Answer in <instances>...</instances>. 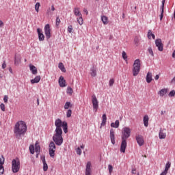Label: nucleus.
I'll list each match as a JSON object with an SVG mask.
<instances>
[{"label": "nucleus", "mask_w": 175, "mask_h": 175, "mask_svg": "<svg viewBox=\"0 0 175 175\" xmlns=\"http://www.w3.org/2000/svg\"><path fill=\"white\" fill-rule=\"evenodd\" d=\"M14 133L16 139L24 136L27 133V123L23 120L18 121L14 127Z\"/></svg>", "instance_id": "1"}, {"label": "nucleus", "mask_w": 175, "mask_h": 175, "mask_svg": "<svg viewBox=\"0 0 175 175\" xmlns=\"http://www.w3.org/2000/svg\"><path fill=\"white\" fill-rule=\"evenodd\" d=\"M131 137V129L129 127H124L122 131V142L120 145V152L125 154V150H126V146L128 143L126 139Z\"/></svg>", "instance_id": "2"}, {"label": "nucleus", "mask_w": 175, "mask_h": 175, "mask_svg": "<svg viewBox=\"0 0 175 175\" xmlns=\"http://www.w3.org/2000/svg\"><path fill=\"white\" fill-rule=\"evenodd\" d=\"M53 141L56 146H62V143H64L62 131H55V134L53 136Z\"/></svg>", "instance_id": "3"}, {"label": "nucleus", "mask_w": 175, "mask_h": 175, "mask_svg": "<svg viewBox=\"0 0 175 175\" xmlns=\"http://www.w3.org/2000/svg\"><path fill=\"white\" fill-rule=\"evenodd\" d=\"M140 59H137L135 60L133 66V75L137 76L140 72Z\"/></svg>", "instance_id": "4"}, {"label": "nucleus", "mask_w": 175, "mask_h": 175, "mask_svg": "<svg viewBox=\"0 0 175 175\" xmlns=\"http://www.w3.org/2000/svg\"><path fill=\"white\" fill-rule=\"evenodd\" d=\"M12 170L13 173H18L20 171V159L18 158L12 160Z\"/></svg>", "instance_id": "5"}, {"label": "nucleus", "mask_w": 175, "mask_h": 175, "mask_svg": "<svg viewBox=\"0 0 175 175\" xmlns=\"http://www.w3.org/2000/svg\"><path fill=\"white\" fill-rule=\"evenodd\" d=\"M57 147L55 146V144L54 142H51L49 146V155L51 158H54L55 157V150Z\"/></svg>", "instance_id": "6"}, {"label": "nucleus", "mask_w": 175, "mask_h": 175, "mask_svg": "<svg viewBox=\"0 0 175 175\" xmlns=\"http://www.w3.org/2000/svg\"><path fill=\"white\" fill-rule=\"evenodd\" d=\"M55 126H56L55 132H62V126H64V122L61 119H57L55 121Z\"/></svg>", "instance_id": "7"}, {"label": "nucleus", "mask_w": 175, "mask_h": 175, "mask_svg": "<svg viewBox=\"0 0 175 175\" xmlns=\"http://www.w3.org/2000/svg\"><path fill=\"white\" fill-rule=\"evenodd\" d=\"M92 103L93 105V109L95 110V113L98 111V109H99V103L98 102V98H96V96H92Z\"/></svg>", "instance_id": "8"}, {"label": "nucleus", "mask_w": 175, "mask_h": 175, "mask_svg": "<svg viewBox=\"0 0 175 175\" xmlns=\"http://www.w3.org/2000/svg\"><path fill=\"white\" fill-rule=\"evenodd\" d=\"M45 36L46 39H50L51 38V29H50V25L46 24L44 29Z\"/></svg>", "instance_id": "9"}, {"label": "nucleus", "mask_w": 175, "mask_h": 175, "mask_svg": "<svg viewBox=\"0 0 175 175\" xmlns=\"http://www.w3.org/2000/svg\"><path fill=\"white\" fill-rule=\"evenodd\" d=\"M135 139L138 146H139V147H142V146L144 145V137H143V135H137L135 136Z\"/></svg>", "instance_id": "10"}, {"label": "nucleus", "mask_w": 175, "mask_h": 175, "mask_svg": "<svg viewBox=\"0 0 175 175\" xmlns=\"http://www.w3.org/2000/svg\"><path fill=\"white\" fill-rule=\"evenodd\" d=\"M155 44L159 51H163V44L162 43V40L161 38L157 39L155 40Z\"/></svg>", "instance_id": "11"}, {"label": "nucleus", "mask_w": 175, "mask_h": 175, "mask_svg": "<svg viewBox=\"0 0 175 175\" xmlns=\"http://www.w3.org/2000/svg\"><path fill=\"white\" fill-rule=\"evenodd\" d=\"M110 139L111 143L114 146L116 144V135L113 129H110Z\"/></svg>", "instance_id": "12"}, {"label": "nucleus", "mask_w": 175, "mask_h": 175, "mask_svg": "<svg viewBox=\"0 0 175 175\" xmlns=\"http://www.w3.org/2000/svg\"><path fill=\"white\" fill-rule=\"evenodd\" d=\"M37 33L38 35L40 42H43V40H44V34H43V31L40 28L37 29Z\"/></svg>", "instance_id": "13"}, {"label": "nucleus", "mask_w": 175, "mask_h": 175, "mask_svg": "<svg viewBox=\"0 0 175 175\" xmlns=\"http://www.w3.org/2000/svg\"><path fill=\"white\" fill-rule=\"evenodd\" d=\"M59 85L62 88H64L66 85V81L62 76H60L59 78Z\"/></svg>", "instance_id": "14"}, {"label": "nucleus", "mask_w": 175, "mask_h": 175, "mask_svg": "<svg viewBox=\"0 0 175 175\" xmlns=\"http://www.w3.org/2000/svg\"><path fill=\"white\" fill-rule=\"evenodd\" d=\"M91 161H88L86 165L85 175H91Z\"/></svg>", "instance_id": "15"}, {"label": "nucleus", "mask_w": 175, "mask_h": 175, "mask_svg": "<svg viewBox=\"0 0 175 175\" xmlns=\"http://www.w3.org/2000/svg\"><path fill=\"white\" fill-rule=\"evenodd\" d=\"M165 2H166V0H162V2H161L162 4L160 8L161 10V15H160L161 21H162V19L163 18V10L165 8Z\"/></svg>", "instance_id": "16"}, {"label": "nucleus", "mask_w": 175, "mask_h": 175, "mask_svg": "<svg viewBox=\"0 0 175 175\" xmlns=\"http://www.w3.org/2000/svg\"><path fill=\"white\" fill-rule=\"evenodd\" d=\"M75 16L77 17H81L83 14H81V12H80V8H75L73 10Z\"/></svg>", "instance_id": "17"}, {"label": "nucleus", "mask_w": 175, "mask_h": 175, "mask_svg": "<svg viewBox=\"0 0 175 175\" xmlns=\"http://www.w3.org/2000/svg\"><path fill=\"white\" fill-rule=\"evenodd\" d=\"M21 62V58L20 57V56L15 55L14 65H16V66H18V65H20Z\"/></svg>", "instance_id": "18"}, {"label": "nucleus", "mask_w": 175, "mask_h": 175, "mask_svg": "<svg viewBox=\"0 0 175 175\" xmlns=\"http://www.w3.org/2000/svg\"><path fill=\"white\" fill-rule=\"evenodd\" d=\"M34 152H36V154H40V145L38 142L35 144Z\"/></svg>", "instance_id": "19"}, {"label": "nucleus", "mask_w": 175, "mask_h": 175, "mask_svg": "<svg viewBox=\"0 0 175 175\" xmlns=\"http://www.w3.org/2000/svg\"><path fill=\"white\" fill-rule=\"evenodd\" d=\"M29 68L32 75H38V68L35 66L30 65Z\"/></svg>", "instance_id": "20"}, {"label": "nucleus", "mask_w": 175, "mask_h": 175, "mask_svg": "<svg viewBox=\"0 0 175 175\" xmlns=\"http://www.w3.org/2000/svg\"><path fill=\"white\" fill-rule=\"evenodd\" d=\"M152 81V73L148 72L146 75V82L150 83Z\"/></svg>", "instance_id": "21"}, {"label": "nucleus", "mask_w": 175, "mask_h": 175, "mask_svg": "<svg viewBox=\"0 0 175 175\" xmlns=\"http://www.w3.org/2000/svg\"><path fill=\"white\" fill-rule=\"evenodd\" d=\"M159 139H166V133H163V130L162 129L159 131Z\"/></svg>", "instance_id": "22"}, {"label": "nucleus", "mask_w": 175, "mask_h": 175, "mask_svg": "<svg viewBox=\"0 0 175 175\" xmlns=\"http://www.w3.org/2000/svg\"><path fill=\"white\" fill-rule=\"evenodd\" d=\"M107 121V117L106 116V113H104L103 115V120L100 124V128H102V126H105V125H106V122Z\"/></svg>", "instance_id": "23"}, {"label": "nucleus", "mask_w": 175, "mask_h": 175, "mask_svg": "<svg viewBox=\"0 0 175 175\" xmlns=\"http://www.w3.org/2000/svg\"><path fill=\"white\" fill-rule=\"evenodd\" d=\"M40 75L36 76L33 79L31 80V84H35L36 83H39L40 81Z\"/></svg>", "instance_id": "24"}, {"label": "nucleus", "mask_w": 175, "mask_h": 175, "mask_svg": "<svg viewBox=\"0 0 175 175\" xmlns=\"http://www.w3.org/2000/svg\"><path fill=\"white\" fill-rule=\"evenodd\" d=\"M90 75L92 77H96V68H95V67L90 68Z\"/></svg>", "instance_id": "25"}, {"label": "nucleus", "mask_w": 175, "mask_h": 175, "mask_svg": "<svg viewBox=\"0 0 175 175\" xmlns=\"http://www.w3.org/2000/svg\"><path fill=\"white\" fill-rule=\"evenodd\" d=\"M150 120V118H148V115H146L144 116V126H146L147 128V126H148V120Z\"/></svg>", "instance_id": "26"}, {"label": "nucleus", "mask_w": 175, "mask_h": 175, "mask_svg": "<svg viewBox=\"0 0 175 175\" xmlns=\"http://www.w3.org/2000/svg\"><path fill=\"white\" fill-rule=\"evenodd\" d=\"M58 68L59 69H60V70H62V72H63L64 73L66 72V68H65V66H64V64L60 62L59 63L58 65Z\"/></svg>", "instance_id": "27"}, {"label": "nucleus", "mask_w": 175, "mask_h": 175, "mask_svg": "<svg viewBox=\"0 0 175 175\" xmlns=\"http://www.w3.org/2000/svg\"><path fill=\"white\" fill-rule=\"evenodd\" d=\"M142 40V38L140 36H135L134 38V42L136 46H139L140 41Z\"/></svg>", "instance_id": "28"}, {"label": "nucleus", "mask_w": 175, "mask_h": 175, "mask_svg": "<svg viewBox=\"0 0 175 175\" xmlns=\"http://www.w3.org/2000/svg\"><path fill=\"white\" fill-rule=\"evenodd\" d=\"M101 20L105 25H106L109 23V18L106 16H101Z\"/></svg>", "instance_id": "29"}, {"label": "nucleus", "mask_w": 175, "mask_h": 175, "mask_svg": "<svg viewBox=\"0 0 175 175\" xmlns=\"http://www.w3.org/2000/svg\"><path fill=\"white\" fill-rule=\"evenodd\" d=\"M111 128H118L120 126V121L119 120H116L115 123L112 122L111 124Z\"/></svg>", "instance_id": "30"}, {"label": "nucleus", "mask_w": 175, "mask_h": 175, "mask_svg": "<svg viewBox=\"0 0 175 175\" xmlns=\"http://www.w3.org/2000/svg\"><path fill=\"white\" fill-rule=\"evenodd\" d=\"M63 131L64 132V133H68V122H64L63 123Z\"/></svg>", "instance_id": "31"}, {"label": "nucleus", "mask_w": 175, "mask_h": 175, "mask_svg": "<svg viewBox=\"0 0 175 175\" xmlns=\"http://www.w3.org/2000/svg\"><path fill=\"white\" fill-rule=\"evenodd\" d=\"M151 36L152 39H155V34L152 33L151 30L148 31V39H151Z\"/></svg>", "instance_id": "32"}, {"label": "nucleus", "mask_w": 175, "mask_h": 175, "mask_svg": "<svg viewBox=\"0 0 175 175\" xmlns=\"http://www.w3.org/2000/svg\"><path fill=\"white\" fill-rule=\"evenodd\" d=\"M167 93V90L166 89H162L159 92V94L160 96H165V94Z\"/></svg>", "instance_id": "33"}, {"label": "nucleus", "mask_w": 175, "mask_h": 175, "mask_svg": "<svg viewBox=\"0 0 175 175\" xmlns=\"http://www.w3.org/2000/svg\"><path fill=\"white\" fill-rule=\"evenodd\" d=\"M79 18H77V23L79 25H83V23H84V21L83 20V16H79Z\"/></svg>", "instance_id": "34"}, {"label": "nucleus", "mask_w": 175, "mask_h": 175, "mask_svg": "<svg viewBox=\"0 0 175 175\" xmlns=\"http://www.w3.org/2000/svg\"><path fill=\"white\" fill-rule=\"evenodd\" d=\"M72 106H73V105H72L70 102H66L64 105V109L65 110H68V109H69V107H72Z\"/></svg>", "instance_id": "35"}, {"label": "nucleus", "mask_w": 175, "mask_h": 175, "mask_svg": "<svg viewBox=\"0 0 175 175\" xmlns=\"http://www.w3.org/2000/svg\"><path fill=\"white\" fill-rule=\"evenodd\" d=\"M29 149L30 153L35 154V146L33 145H30Z\"/></svg>", "instance_id": "36"}, {"label": "nucleus", "mask_w": 175, "mask_h": 175, "mask_svg": "<svg viewBox=\"0 0 175 175\" xmlns=\"http://www.w3.org/2000/svg\"><path fill=\"white\" fill-rule=\"evenodd\" d=\"M39 8H40V3L37 2L35 5V10L37 13H39Z\"/></svg>", "instance_id": "37"}, {"label": "nucleus", "mask_w": 175, "mask_h": 175, "mask_svg": "<svg viewBox=\"0 0 175 175\" xmlns=\"http://www.w3.org/2000/svg\"><path fill=\"white\" fill-rule=\"evenodd\" d=\"M172 163H170V162H167L165 165V171L168 172L169 169H170V166H171Z\"/></svg>", "instance_id": "38"}, {"label": "nucleus", "mask_w": 175, "mask_h": 175, "mask_svg": "<svg viewBox=\"0 0 175 175\" xmlns=\"http://www.w3.org/2000/svg\"><path fill=\"white\" fill-rule=\"evenodd\" d=\"M122 55L123 59H124V61H127L128 55H126V53L125 51H122Z\"/></svg>", "instance_id": "39"}, {"label": "nucleus", "mask_w": 175, "mask_h": 175, "mask_svg": "<svg viewBox=\"0 0 175 175\" xmlns=\"http://www.w3.org/2000/svg\"><path fill=\"white\" fill-rule=\"evenodd\" d=\"M66 117H67V118H70V117H72V110L71 109H68L67 111Z\"/></svg>", "instance_id": "40"}, {"label": "nucleus", "mask_w": 175, "mask_h": 175, "mask_svg": "<svg viewBox=\"0 0 175 175\" xmlns=\"http://www.w3.org/2000/svg\"><path fill=\"white\" fill-rule=\"evenodd\" d=\"M48 170H49V165H47V163H43L44 172H47Z\"/></svg>", "instance_id": "41"}, {"label": "nucleus", "mask_w": 175, "mask_h": 175, "mask_svg": "<svg viewBox=\"0 0 175 175\" xmlns=\"http://www.w3.org/2000/svg\"><path fill=\"white\" fill-rule=\"evenodd\" d=\"M61 24V19L59 18V16H57L56 18V27H58Z\"/></svg>", "instance_id": "42"}, {"label": "nucleus", "mask_w": 175, "mask_h": 175, "mask_svg": "<svg viewBox=\"0 0 175 175\" xmlns=\"http://www.w3.org/2000/svg\"><path fill=\"white\" fill-rule=\"evenodd\" d=\"M114 82H115L114 79H111L109 81V87H113Z\"/></svg>", "instance_id": "43"}, {"label": "nucleus", "mask_w": 175, "mask_h": 175, "mask_svg": "<svg viewBox=\"0 0 175 175\" xmlns=\"http://www.w3.org/2000/svg\"><path fill=\"white\" fill-rule=\"evenodd\" d=\"M67 31L69 33H72V31H73V27L72 25H69L68 27Z\"/></svg>", "instance_id": "44"}, {"label": "nucleus", "mask_w": 175, "mask_h": 175, "mask_svg": "<svg viewBox=\"0 0 175 175\" xmlns=\"http://www.w3.org/2000/svg\"><path fill=\"white\" fill-rule=\"evenodd\" d=\"M5 163V158H3V155L1 156V158L0 157V165H3Z\"/></svg>", "instance_id": "45"}, {"label": "nucleus", "mask_w": 175, "mask_h": 175, "mask_svg": "<svg viewBox=\"0 0 175 175\" xmlns=\"http://www.w3.org/2000/svg\"><path fill=\"white\" fill-rule=\"evenodd\" d=\"M76 152H77V154H78V155H81V148H80V147H78L77 149H76Z\"/></svg>", "instance_id": "46"}, {"label": "nucleus", "mask_w": 175, "mask_h": 175, "mask_svg": "<svg viewBox=\"0 0 175 175\" xmlns=\"http://www.w3.org/2000/svg\"><path fill=\"white\" fill-rule=\"evenodd\" d=\"M108 169H109V174H111V173H113V165H109Z\"/></svg>", "instance_id": "47"}, {"label": "nucleus", "mask_w": 175, "mask_h": 175, "mask_svg": "<svg viewBox=\"0 0 175 175\" xmlns=\"http://www.w3.org/2000/svg\"><path fill=\"white\" fill-rule=\"evenodd\" d=\"M148 53L149 54H150V55H152V57H154V51H152V48H148Z\"/></svg>", "instance_id": "48"}, {"label": "nucleus", "mask_w": 175, "mask_h": 175, "mask_svg": "<svg viewBox=\"0 0 175 175\" xmlns=\"http://www.w3.org/2000/svg\"><path fill=\"white\" fill-rule=\"evenodd\" d=\"M4 172H5V169L2 165H0V175L3 174Z\"/></svg>", "instance_id": "49"}, {"label": "nucleus", "mask_w": 175, "mask_h": 175, "mask_svg": "<svg viewBox=\"0 0 175 175\" xmlns=\"http://www.w3.org/2000/svg\"><path fill=\"white\" fill-rule=\"evenodd\" d=\"M169 96L172 97L175 96V91L174 90H172L170 93H169Z\"/></svg>", "instance_id": "50"}, {"label": "nucleus", "mask_w": 175, "mask_h": 175, "mask_svg": "<svg viewBox=\"0 0 175 175\" xmlns=\"http://www.w3.org/2000/svg\"><path fill=\"white\" fill-rule=\"evenodd\" d=\"M0 108H1V110L2 111H5V104L1 103V104L0 105Z\"/></svg>", "instance_id": "51"}, {"label": "nucleus", "mask_w": 175, "mask_h": 175, "mask_svg": "<svg viewBox=\"0 0 175 175\" xmlns=\"http://www.w3.org/2000/svg\"><path fill=\"white\" fill-rule=\"evenodd\" d=\"M67 91L68 94H73V89L72 88H68Z\"/></svg>", "instance_id": "52"}, {"label": "nucleus", "mask_w": 175, "mask_h": 175, "mask_svg": "<svg viewBox=\"0 0 175 175\" xmlns=\"http://www.w3.org/2000/svg\"><path fill=\"white\" fill-rule=\"evenodd\" d=\"M8 99H9L8 96H4V98H3L4 103H8Z\"/></svg>", "instance_id": "53"}, {"label": "nucleus", "mask_w": 175, "mask_h": 175, "mask_svg": "<svg viewBox=\"0 0 175 175\" xmlns=\"http://www.w3.org/2000/svg\"><path fill=\"white\" fill-rule=\"evenodd\" d=\"M41 159H42V163H46V157L44 156H42Z\"/></svg>", "instance_id": "54"}, {"label": "nucleus", "mask_w": 175, "mask_h": 175, "mask_svg": "<svg viewBox=\"0 0 175 175\" xmlns=\"http://www.w3.org/2000/svg\"><path fill=\"white\" fill-rule=\"evenodd\" d=\"M166 174H167V171H166L165 170H164V171H163L162 173H161L160 175H166Z\"/></svg>", "instance_id": "55"}, {"label": "nucleus", "mask_w": 175, "mask_h": 175, "mask_svg": "<svg viewBox=\"0 0 175 175\" xmlns=\"http://www.w3.org/2000/svg\"><path fill=\"white\" fill-rule=\"evenodd\" d=\"M5 68H6V63H5V62L4 61L3 63V64H2V68H3V69H5Z\"/></svg>", "instance_id": "56"}, {"label": "nucleus", "mask_w": 175, "mask_h": 175, "mask_svg": "<svg viewBox=\"0 0 175 175\" xmlns=\"http://www.w3.org/2000/svg\"><path fill=\"white\" fill-rule=\"evenodd\" d=\"M131 173H132V174H136V169L133 168Z\"/></svg>", "instance_id": "57"}, {"label": "nucleus", "mask_w": 175, "mask_h": 175, "mask_svg": "<svg viewBox=\"0 0 175 175\" xmlns=\"http://www.w3.org/2000/svg\"><path fill=\"white\" fill-rule=\"evenodd\" d=\"M3 25H5L4 23L0 20V28L3 27Z\"/></svg>", "instance_id": "58"}, {"label": "nucleus", "mask_w": 175, "mask_h": 175, "mask_svg": "<svg viewBox=\"0 0 175 175\" xmlns=\"http://www.w3.org/2000/svg\"><path fill=\"white\" fill-rule=\"evenodd\" d=\"M154 79L155 80H159V75H157L154 77Z\"/></svg>", "instance_id": "59"}, {"label": "nucleus", "mask_w": 175, "mask_h": 175, "mask_svg": "<svg viewBox=\"0 0 175 175\" xmlns=\"http://www.w3.org/2000/svg\"><path fill=\"white\" fill-rule=\"evenodd\" d=\"M51 10H52V12H54V10H55V8H54V5H51Z\"/></svg>", "instance_id": "60"}, {"label": "nucleus", "mask_w": 175, "mask_h": 175, "mask_svg": "<svg viewBox=\"0 0 175 175\" xmlns=\"http://www.w3.org/2000/svg\"><path fill=\"white\" fill-rule=\"evenodd\" d=\"M83 12L86 13L87 15L88 14V10H87V9L84 8Z\"/></svg>", "instance_id": "61"}, {"label": "nucleus", "mask_w": 175, "mask_h": 175, "mask_svg": "<svg viewBox=\"0 0 175 175\" xmlns=\"http://www.w3.org/2000/svg\"><path fill=\"white\" fill-rule=\"evenodd\" d=\"M166 113V111H161V115L163 116V114H165Z\"/></svg>", "instance_id": "62"}, {"label": "nucleus", "mask_w": 175, "mask_h": 175, "mask_svg": "<svg viewBox=\"0 0 175 175\" xmlns=\"http://www.w3.org/2000/svg\"><path fill=\"white\" fill-rule=\"evenodd\" d=\"M47 14H50V8L46 11Z\"/></svg>", "instance_id": "63"}, {"label": "nucleus", "mask_w": 175, "mask_h": 175, "mask_svg": "<svg viewBox=\"0 0 175 175\" xmlns=\"http://www.w3.org/2000/svg\"><path fill=\"white\" fill-rule=\"evenodd\" d=\"M79 148H82V150H84V146L81 145Z\"/></svg>", "instance_id": "64"}]
</instances>
